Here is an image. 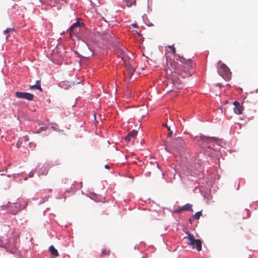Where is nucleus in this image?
<instances>
[{
	"label": "nucleus",
	"instance_id": "33",
	"mask_svg": "<svg viewBox=\"0 0 258 258\" xmlns=\"http://www.w3.org/2000/svg\"><path fill=\"white\" fill-rule=\"evenodd\" d=\"M189 222H190V223H191V219H189Z\"/></svg>",
	"mask_w": 258,
	"mask_h": 258
},
{
	"label": "nucleus",
	"instance_id": "4",
	"mask_svg": "<svg viewBox=\"0 0 258 258\" xmlns=\"http://www.w3.org/2000/svg\"><path fill=\"white\" fill-rule=\"evenodd\" d=\"M185 142L183 139L180 137L176 139L172 143L166 146L165 149L167 151L171 152V149L173 150H180L184 148Z\"/></svg>",
	"mask_w": 258,
	"mask_h": 258
},
{
	"label": "nucleus",
	"instance_id": "23",
	"mask_svg": "<svg viewBox=\"0 0 258 258\" xmlns=\"http://www.w3.org/2000/svg\"><path fill=\"white\" fill-rule=\"evenodd\" d=\"M125 93V95L128 96L129 97H132V92L131 91H127Z\"/></svg>",
	"mask_w": 258,
	"mask_h": 258
},
{
	"label": "nucleus",
	"instance_id": "32",
	"mask_svg": "<svg viewBox=\"0 0 258 258\" xmlns=\"http://www.w3.org/2000/svg\"><path fill=\"white\" fill-rule=\"evenodd\" d=\"M167 130H168L169 132L171 131V130H170V127L168 126V127H167Z\"/></svg>",
	"mask_w": 258,
	"mask_h": 258
},
{
	"label": "nucleus",
	"instance_id": "26",
	"mask_svg": "<svg viewBox=\"0 0 258 258\" xmlns=\"http://www.w3.org/2000/svg\"><path fill=\"white\" fill-rule=\"evenodd\" d=\"M117 49L119 52H120L121 53L124 52V50H122V49H120L119 48H118Z\"/></svg>",
	"mask_w": 258,
	"mask_h": 258
},
{
	"label": "nucleus",
	"instance_id": "7",
	"mask_svg": "<svg viewBox=\"0 0 258 258\" xmlns=\"http://www.w3.org/2000/svg\"><path fill=\"white\" fill-rule=\"evenodd\" d=\"M15 96L19 98L26 99L29 101L33 100L34 98V95L32 94L27 92H16Z\"/></svg>",
	"mask_w": 258,
	"mask_h": 258
},
{
	"label": "nucleus",
	"instance_id": "20",
	"mask_svg": "<svg viewBox=\"0 0 258 258\" xmlns=\"http://www.w3.org/2000/svg\"><path fill=\"white\" fill-rule=\"evenodd\" d=\"M204 141H205L207 143H210V142H211V141L212 140V138H210L209 137H202V138H201Z\"/></svg>",
	"mask_w": 258,
	"mask_h": 258
},
{
	"label": "nucleus",
	"instance_id": "15",
	"mask_svg": "<svg viewBox=\"0 0 258 258\" xmlns=\"http://www.w3.org/2000/svg\"><path fill=\"white\" fill-rule=\"evenodd\" d=\"M40 81H36V84H34V85H32L30 87V89H37L39 90L40 91L42 92V89L41 87L40 84Z\"/></svg>",
	"mask_w": 258,
	"mask_h": 258
},
{
	"label": "nucleus",
	"instance_id": "3",
	"mask_svg": "<svg viewBox=\"0 0 258 258\" xmlns=\"http://www.w3.org/2000/svg\"><path fill=\"white\" fill-rule=\"evenodd\" d=\"M187 236L184 237L183 239L186 240V242L188 245H191L192 248H195V246L198 251H200L202 250V241L200 239H196L193 235L189 232L186 233Z\"/></svg>",
	"mask_w": 258,
	"mask_h": 258
},
{
	"label": "nucleus",
	"instance_id": "1",
	"mask_svg": "<svg viewBox=\"0 0 258 258\" xmlns=\"http://www.w3.org/2000/svg\"><path fill=\"white\" fill-rule=\"evenodd\" d=\"M165 70L168 75L177 74L183 78L190 75L192 71V66H164Z\"/></svg>",
	"mask_w": 258,
	"mask_h": 258
},
{
	"label": "nucleus",
	"instance_id": "30",
	"mask_svg": "<svg viewBox=\"0 0 258 258\" xmlns=\"http://www.w3.org/2000/svg\"><path fill=\"white\" fill-rule=\"evenodd\" d=\"M163 126H164L165 127H167L168 126L167 125V123H164V124H163Z\"/></svg>",
	"mask_w": 258,
	"mask_h": 258
},
{
	"label": "nucleus",
	"instance_id": "12",
	"mask_svg": "<svg viewBox=\"0 0 258 258\" xmlns=\"http://www.w3.org/2000/svg\"><path fill=\"white\" fill-rule=\"evenodd\" d=\"M75 84L74 82H69V81H63L61 83L60 86L62 88H63L64 89H69L72 86H74Z\"/></svg>",
	"mask_w": 258,
	"mask_h": 258
},
{
	"label": "nucleus",
	"instance_id": "6",
	"mask_svg": "<svg viewBox=\"0 0 258 258\" xmlns=\"http://www.w3.org/2000/svg\"><path fill=\"white\" fill-rule=\"evenodd\" d=\"M83 26V24L80 22H77L74 23L70 28L69 32L70 35V37L73 38V35H76V34L80 32L81 28Z\"/></svg>",
	"mask_w": 258,
	"mask_h": 258
},
{
	"label": "nucleus",
	"instance_id": "25",
	"mask_svg": "<svg viewBox=\"0 0 258 258\" xmlns=\"http://www.w3.org/2000/svg\"><path fill=\"white\" fill-rule=\"evenodd\" d=\"M172 134H173V132L172 131H170L169 132V133H168V134L167 135V137H171L172 135Z\"/></svg>",
	"mask_w": 258,
	"mask_h": 258
},
{
	"label": "nucleus",
	"instance_id": "19",
	"mask_svg": "<svg viewBox=\"0 0 258 258\" xmlns=\"http://www.w3.org/2000/svg\"><path fill=\"white\" fill-rule=\"evenodd\" d=\"M48 173V170L46 167H43L41 169V174L42 175H46Z\"/></svg>",
	"mask_w": 258,
	"mask_h": 258
},
{
	"label": "nucleus",
	"instance_id": "16",
	"mask_svg": "<svg viewBox=\"0 0 258 258\" xmlns=\"http://www.w3.org/2000/svg\"><path fill=\"white\" fill-rule=\"evenodd\" d=\"M49 250L50 252V253L55 257H57L58 256V253L57 252V250L54 248L53 246H50L49 247Z\"/></svg>",
	"mask_w": 258,
	"mask_h": 258
},
{
	"label": "nucleus",
	"instance_id": "2",
	"mask_svg": "<svg viewBox=\"0 0 258 258\" xmlns=\"http://www.w3.org/2000/svg\"><path fill=\"white\" fill-rule=\"evenodd\" d=\"M135 66H125V71L124 72L125 78L128 82H132L140 74L138 71H136Z\"/></svg>",
	"mask_w": 258,
	"mask_h": 258
},
{
	"label": "nucleus",
	"instance_id": "10",
	"mask_svg": "<svg viewBox=\"0 0 258 258\" xmlns=\"http://www.w3.org/2000/svg\"><path fill=\"white\" fill-rule=\"evenodd\" d=\"M137 134L138 132L137 131L133 130L125 136L124 139L126 142H130L132 139H135L136 137Z\"/></svg>",
	"mask_w": 258,
	"mask_h": 258
},
{
	"label": "nucleus",
	"instance_id": "24",
	"mask_svg": "<svg viewBox=\"0 0 258 258\" xmlns=\"http://www.w3.org/2000/svg\"><path fill=\"white\" fill-rule=\"evenodd\" d=\"M14 29H13L12 28H8L7 29H6L5 31H4V33L6 35L8 33H9L10 32L12 31H13Z\"/></svg>",
	"mask_w": 258,
	"mask_h": 258
},
{
	"label": "nucleus",
	"instance_id": "11",
	"mask_svg": "<svg viewBox=\"0 0 258 258\" xmlns=\"http://www.w3.org/2000/svg\"><path fill=\"white\" fill-rule=\"evenodd\" d=\"M233 105L235 106L234 108V112L237 114H241L243 111V107L240 105L239 103L235 101L234 102Z\"/></svg>",
	"mask_w": 258,
	"mask_h": 258
},
{
	"label": "nucleus",
	"instance_id": "29",
	"mask_svg": "<svg viewBox=\"0 0 258 258\" xmlns=\"http://www.w3.org/2000/svg\"><path fill=\"white\" fill-rule=\"evenodd\" d=\"M104 167H105V168H106V169H109V168H110V167H109V166L108 165H105L104 166Z\"/></svg>",
	"mask_w": 258,
	"mask_h": 258
},
{
	"label": "nucleus",
	"instance_id": "8",
	"mask_svg": "<svg viewBox=\"0 0 258 258\" xmlns=\"http://www.w3.org/2000/svg\"><path fill=\"white\" fill-rule=\"evenodd\" d=\"M93 54V52L92 50L89 48L88 47L86 46L85 47V52H83L82 54V59L80 60V63L81 64L82 63H86L85 61H83V59H87L90 55H92Z\"/></svg>",
	"mask_w": 258,
	"mask_h": 258
},
{
	"label": "nucleus",
	"instance_id": "14",
	"mask_svg": "<svg viewBox=\"0 0 258 258\" xmlns=\"http://www.w3.org/2000/svg\"><path fill=\"white\" fill-rule=\"evenodd\" d=\"M179 58L180 62L182 63H194L193 60L191 58L186 59V58H184L182 56H181V57L179 56Z\"/></svg>",
	"mask_w": 258,
	"mask_h": 258
},
{
	"label": "nucleus",
	"instance_id": "13",
	"mask_svg": "<svg viewBox=\"0 0 258 258\" xmlns=\"http://www.w3.org/2000/svg\"><path fill=\"white\" fill-rule=\"evenodd\" d=\"M183 211H192V205L189 204H187L181 207L178 210L176 211L177 213H180Z\"/></svg>",
	"mask_w": 258,
	"mask_h": 258
},
{
	"label": "nucleus",
	"instance_id": "17",
	"mask_svg": "<svg viewBox=\"0 0 258 258\" xmlns=\"http://www.w3.org/2000/svg\"><path fill=\"white\" fill-rule=\"evenodd\" d=\"M124 3H125V6L127 7H130L133 5H135L136 3V0H123Z\"/></svg>",
	"mask_w": 258,
	"mask_h": 258
},
{
	"label": "nucleus",
	"instance_id": "28",
	"mask_svg": "<svg viewBox=\"0 0 258 258\" xmlns=\"http://www.w3.org/2000/svg\"><path fill=\"white\" fill-rule=\"evenodd\" d=\"M132 26L134 28H136L137 27V24H133Z\"/></svg>",
	"mask_w": 258,
	"mask_h": 258
},
{
	"label": "nucleus",
	"instance_id": "9",
	"mask_svg": "<svg viewBox=\"0 0 258 258\" xmlns=\"http://www.w3.org/2000/svg\"><path fill=\"white\" fill-rule=\"evenodd\" d=\"M5 207V206H4ZM8 208V212L13 215L16 214V213L19 210L17 206L15 204H10L9 205L6 206Z\"/></svg>",
	"mask_w": 258,
	"mask_h": 258
},
{
	"label": "nucleus",
	"instance_id": "18",
	"mask_svg": "<svg viewBox=\"0 0 258 258\" xmlns=\"http://www.w3.org/2000/svg\"><path fill=\"white\" fill-rule=\"evenodd\" d=\"M202 215V212H197L194 216H193V217L195 219H199L200 217Z\"/></svg>",
	"mask_w": 258,
	"mask_h": 258
},
{
	"label": "nucleus",
	"instance_id": "31",
	"mask_svg": "<svg viewBox=\"0 0 258 258\" xmlns=\"http://www.w3.org/2000/svg\"><path fill=\"white\" fill-rule=\"evenodd\" d=\"M167 130H168L169 132L171 131V130H170V127L168 126V127H167Z\"/></svg>",
	"mask_w": 258,
	"mask_h": 258
},
{
	"label": "nucleus",
	"instance_id": "21",
	"mask_svg": "<svg viewBox=\"0 0 258 258\" xmlns=\"http://www.w3.org/2000/svg\"><path fill=\"white\" fill-rule=\"evenodd\" d=\"M109 252H110V250H107V249H103L102 252V254L103 255H109Z\"/></svg>",
	"mask_w": 258,
	"mask_h": 258
},
{
	"label": "nucleus",
	"instance_id": "5",
	"mask_svg": "<svg viewBox=\"0 0 258 258\" xmlns=\"http://www.w3.org/2000/svg\"><path fill=\"white\" fill-rule=\"evenodd\" d=\"M217 71L225 80H228L231 78V73L227 66H218Z\"/></svg>",
	"mask_w": 258,
	"mask_h": 258
},
{
	"label": "nucleus",
	"instance_id": "27",
	"mask_svg": "<svg viewBox=\"0 0 258 258\" xmlns=\"http://www.w3.org/2000/svg\"><path fill=\"white\" fill-rule=\"evenodd\" d=\"M34 173L33 172H31L30 173V177H33V175H34Z\"/></svg>",
	"mask_w": 258,
	"mask_h": 258
},
{
	"label": "nucleus",
	"instance_id": "22",
	"mask_svg": "<svg viewBox=\"0 0 258 258\" xmlns=\"http://www.w3.org/2000/svg\"><path fill=\"white\" fill-rule=\"evenodd\" d=\"M168 47L171 49L173 53L175 54L176 50H175V47H174V45L168 46Z\"/></svg>",
	"mask_w": 258,
	"mask_h": 258
}]
</instances>
